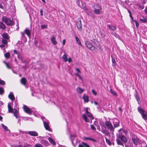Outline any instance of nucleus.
<instances>
[{"label": "nucleus", "instance_id": "f257e3e1", "mask_svg": "<svg viewBox=\"0 0 147 147\" xmlns=\"http://www.w3.org/2000/svg\"><path fill=\"white\" fill-rule=\"evenodd\" d=\"M3 21L7 25L9 26H11L13 25V22L12 19L8 18L5 16H3L2 18Z\"/></svg>", "mask_w": 147, "mask_h": 147}, {"label": "nucleus", "instance_id": "f03ea898", "mask_svg": "<svg viewBox=\"0 0 147 147\" xmlns=\"http://www.w3.org/2000/svg\"><path fill=\"white\" fill-rule=\"evenodd\" d=\"M41 119L42 120L44 126L46 130L51 131V129L50 128L49 124V122L45 119L44 117H41Z\"/></svg>", "mask_w": 147, "mask_h": 147}, {"label": "nucleus", "instance_id": "7ed1b4c3", "mask_svg": "<svg viewBox=\"0 0 147 147\" xmlns=\"http://www.w3.org/2000/svg\"><path fill=\"white\" fill-rule=\"evenodd\" d=\"M106 128L109 129L113 134L114 131V127L110 121H106Z\"/></svg>", "mask_w": 147, "mask_h": 147}, {"label": "nucleus", "instance_id": "20e7f679", "mask_svg": "<svg viewBox=\"0 0 147 147\" xmlns=\"http://www.w3.org/2000/svg\"><path fill=\"white\" fill-rule=\"evenodd\" d=\"M132 141L134 144L137 146L138 144L140 143V140L137 136L135 135H132L131 137Z\"/></svg>", "mask_w": 147, "mask_h": 147}, {"label": "nucleus", "instance_id": "39448f33", "mask_svg": "<svg viewBox=\"0 0 147 147\" xmlns=\"http://www.w3.org/2000/svg\"><path fill=\"white\" fill-rule=\"evenodd\" d=\"M85 45L86 47L92 51L95 49V47L89 41H86L85 42Z\"/></svg>", "mask_w": 147, "mask_h": 147}, {"label": "nucleus", "instance_id": "423d86ee", "mask_svg": "<svg viewBox=\"0 0 147 147\" xmlns=\"http://www.w3.org/2000/svg\"><path fill=\"white\" fill-rule=\"evenodd\" d=\"M119 121L116 118L113 119V123L114 128L119 126Z\"/></svg>", "mask_w": 147, "mask_h": 147}, {"label": "nucleus", "instance_id": "0eeeda50", "mask_svg": "<svg viewBox=\"0 0 147 147\" xmlns=\"http://www.w3.org/2000/svg\"><path fill=\"white\" fill-rule=\"evenodd\" d=\"M76 26L78 30L80 31H82V26L81 23V21L80 20L79 21L77 22Z\"/></svg>", "mask_w": 147, "mask_h": 147}, {"label": "nucleus", "instance_id": "6e6552de", "mask_svg": "<svg viewBox=\"0 0 147 147\" xmlns=\"http://www.w3.org/2000/svg\"><path fill=\"white\" fill-rule=\"evenodd\" d=\"M23 109L24 111L27 113L29 114H32V111L26 105H24Z\"/></svg>", "mask_w": 147, "mask_h": 147}, {"label": "nucleus", "instance_id": "1a4fd4ad", "mask_svg": "<svg viewBox=\"0 0 147 147\" xmlns=\"http://www.w3.org/2000/svg\"><path fill=\"white\" fill-rule=\"evenodd\" d=\"M90 110V109H88V108H86V113L88 115V116L90 118H91L92 119H93L94 118V117L93 115L91 113L89 112V111Z\"/></svg>", "mask_w": 147, "mask_h": 147}, {"label": "nucleus", "instance_id": "9d476101", "mask_svg": "<svg viewBox=\"0 0 147 147\" xmlns=\"http://www.w3.org/2000/svg\"><path fill=\"white\" fill-rule=\"evenodd\" d=\"M119 138L124 143H126L127 142V140L126 138L123 135H119Z\"/></svg>", "mask_w": 147, "mask_h": 147}, {"label": "nucleus", "instance_id": "9b49d317", "mask_svg": "<svg viewBox=\"0 0 147 147\" xmlns=\"http://www.w3.org/2000/svg\"><path fill=\"white\" fill-rule=\"evenodd\" d=\"M28 133L29 134L32 136H36L38 135L37 132L35 131H29Z\"/></svg>", "mask_w": 147, "mask_h": 147}, {"label": "nucleus", "instance_id": "f8f14e48", "mask_svg": "<svg viewBox=\"0 0 147 147\" xmlns=\"http://www.w3.org/2000/svg\"><path fill=\"white\" fill-rule=\"evenodd\" d=\"M18 110V109H17L14 108V111L13 112L14 116L16 117V118H18L19 117L18 116L19 114Z\"/></svg>", "mask_w": 147, "mask_h": 147}, {"label": "nucleus", "instance_id": "ddd939ff", "mask_svg": "<svg viewBox=\"0 0 147 147\" xmlns=\"http://www.w3.org/2000/svg\"><path fill=\"white\" fill-rule=\"evenodd\" d=\"M76 137V136L75 135H70V138L71 141V142L72 144L73 145H74V144L76 143V141L75 143H74V141H75V138Z\"/></svg>", "mask_w": 147, "mask_h": 147}, {"label": "nucleus", "instance_id": "4468645a", "mask_svg": "<svg viewBox=\"0 0 147 147\" xmlns=\"http://www.w3.org/2000/svg\"><path fill=\"white\" fill-rule=\"evenodd\" d=\"M82 98L84 102H88V97L87 95H86V94H83Z\"/></svg>", "mask_w": 147, "mask_h": 147}, {"label": "nucleus", "instance_id": "2eb2a0df", "mask_svg": "<svg viewBox=\"0 0 147 147\" xmlns=\"http://www.w3.org/2000/svg\"><path fill=\"white\" fill-rule=\"evenodd\" d=\"M79 147H90V146L86 143L82 142L79 145Z\"/></svg>", "mask_w": 147, "mask_h": 147}, {"label": "nucleus", "instance_id": "dca6fc26", "mask_svg": "<svg viewBox=\"0 0 147 147\" xmlns=\"http://www.w3.org/2000/svg\"><path fill=\"white\" fill-rule=\"evenodd\" d=\"M8 97L12 101L14 100L15 99L13 94V93L11 92H10V93L8 95Z\"/></svg>", "mask_w": 147, "mask_h": 147}, {"label": "nucleus", "instance_id": "f3484780", "mask_svg": "<svg viewBox=\"0 0 147 147\" xmlns=\"http://www.w3.org/2000/svg\"><path fill=\"white\" fill-rule=\"evenodd\" d=\"M107 26L110 30L114 31L116 30V27L113 25L108 24Z\"/></svg>", "mask_w": 147, "mask_h": 147}, {"label": "nucleus", "instance_id": "a211bd4d", "mask_svg": "<svg viewBox=\"0 0 147 147\" xmlns=\"http://www.w3.org/2000/svg\"><path fill=\"white\" fill-rule=\"evenodd\" d=\"M1 125L4 129L8 134H9L10 132V130L6 126H5L3 124H1Z\"/></svg>", "mask_w": 147, "mask_h": 147}, {"label": "nucleus", "instance_id": "6ab92c4d", "mask_svg": "<svg viewBox=\"0 0 147 147\" xmlns=\"http://www.w3.org/2000/svg\"><path fill=\"white\" fill-rule=\"evenodd\" d=\"M11 103H8V108L9 113H12L13 112V109L11 106Z\"/></svg>", "mask_w": 147, "mask_h": 147}, {"label": "nucleus", "instance_id": "aec40b11", "mask_svg": "<svg viewBox=\"0 0 147 147\" xmlns=\"http://www.w3.org/2000/svg\"><path fill=\"white\" fill-rule=\"evenodd\" d=\"M51 41L53 44L56 45L57 44V42L56 40V38L55 36H52L51 39Z\"/></svg>", "mask_w": 147, "mask_h": 147}, {"label": "nucleus", "instance_id": "412c9836", "mask_svg": "<svg viewBox=\"0 0 147 147\" xmlns=\"http://www.w3.org/2000/svg\"><path fill=\"white\" fill-rule=\"evenodd\" d=\"M76 91L78 93L81 94L84 92V90L80 87H78L77 88Z\"/></svg>", "mask_w": 147, "mask_h": 147}, {"label": "nucleus", "instance_id": "4be33fe9", "mask_svg": "<svg viewBox=\"0 0 147 147\" xmlns=\"http://www.w3.org/2000/svg\"><path fill=\"white\" fill-rule=\"evenodd\" d=\"M143 118L145 120H147V112L146 111H145L144 113H143L142 114H141Z\"/></svg>", "mask_w": 147, "mask_h": 147}, {"label": "nucleus", "instance_id": "5701e85b", "mask_svg": "<svg viewBox=\"0 0 147 147\" xmlns=\"http://www.w3.org/2000/svg\"><path fill=\"white\" fill-rule=\"evenodd\" d=\"M24 33L26 34L29 37L30 36V31L28 29L26 28L25 30Z\"/></svg>", "mask_w": 147, "mask_h": 147}, {"label": "nucleus", "instance_id": "b1692460", "mask_svg": "<svg viewBox=\"0 0 147 147\" xmlns=\"http://www.w3.org/2000/svg\"><path fill=\"white\" fill-rule=\"evenodd\" d=\"M3 37L6 39H9V37L8 34L7 33H4L2 34Z\"/></svg>", "mask_w": 147, "mask_h": 147}, {"label": "nucleus", "instance_id": "393cba45", "mask_svg": "<svg viewBox=\"0 0 147 147\" xmlns=\"http://www.w3.org/2000/svg\"><path fill=\"white\" fill-rule=\"evenodd\" d=\"M100 9H94V13L96 14L100 15L101 13Z\"/></svg>", "mask_w": 147, "mask_h": 147}, {"label": "nucleus", "instance_id": "a878e982", "mask_svg": "<svg viewBox=\"0 0 147 147\" xmlns=\"http://www.w3.org/2000/svg\"><path fill=\"white\" fill-rule=\"evenodd\" d=\"M111 33L113 35H114L115 37L118 38L119 40H121V38L117 34L113 32H111Z\"/></svg>", "mask_w": 147, "mask_h": 147}, {"label": "nucleus", "instance_id": "bb28decb", "mask_svg": "<svg viewBox=\"0 0 147 147\" xmlns=\"http://www.w3.org/2000/svg\"><path fill=\"white\" fill-rule=\"evenodd\" d=\"M48 139L49 142H50V143L52 145H55L56 144L54 141L51 138L49 137Z\"/></svg>", "mask_w": 147, "mask_h": 147}, {"label": "nucleus", "instance_id": "cd10ccee", "mask_svg": "<svg viewBox=\"0 0 147 147\" xmlns=\"http://www.w3.org/2000/svg\"><path fill=\"white\" fill-rule=\"evenodd\" d=\"M82 117L84 120L86 122H89V120L87 119V117L85 114L82 115Z\"/></svg>", "mask_w": 147, "mask_h": 147}, {"label": "nucleus", "instance_id": "c85d7f7f", "mask_svg": "<svg viewBox=\"0 0 147 147\" xmlns=\"http://www.w3.org/2000/svg\"><path fill=\"white\" fill-rule=\"evenodd\" d=\"M26 79L24 78H22L21 80V83L24 86L26 85Z\"/></svg>", "mask_w": 147, "mask_h": 147}, {"label": "nucleus", "instance_id": "c756f323", "mask_svg": "<svg viewBox=\"0 0 147 147\" xmlns=\"http://www.w3.org/2000/svg\"><path fill=\"white\" fill-rule=\"evenodd\" d=\"M94 9H102L101 7L98 4H95L94 5Z\"/></svg>", "mask_w": 147, "mask_h": 147}, {"label": "nucleus", "instance_id": "7c9ffc66", "mask_svg": "<svg viewBox=\"0 0 147 147\" xmlns=\"http://www.w3.org/2000/svg\"><path fill=\"white\" fill-rule=\"evenodd\" d=\"M75 39L76 40V41L77 43H78V44L80 45L81 46H82V45L81 44V42L79 39V38L77 37H75Z\"/></svg>", "mask_w": 147, "mask_h": 147}, {"label": "nucleus", "instance_id": "2f4dec72", "mask_svg": "<svg viewBox=\"0 0 147 147\" xmlns=\"http://www.w3.org/2000/svg\"><path fill=\"white\" fill-rule=\"evenodd\" d=\"M116 141L117 144L119 145H123V144L119 138H117L116 139Z\"/></svg>", "mask_w": 147, "mask_h": 147}, {"label": "nucleus", "instance_id": "473e14b6", "mask_svg": "<svg viewBox=\"0 0 147 147\" xmlns=\"http://www.w3.org/2000/svg\"><path fill=\"white\" fill-rule=\"evenodd\" d=\"M5 28V24L2 22H0V28L4 29Z\"/></svg>", "mask_w": 147, "mask_h": 147}, {"label": "nucleus", "instance_id": "72a5a7b5", "mask_svg": "<svg viewBox=\"0 0 147 147\" xmlns=\"http://www.w3.org/2000/svg\"><path fill=\"white\" fill-rule=\"evenodd\" d=\"M138 111L141 113V114H142L145 111L144 110L141 108V107H138Z\"/></svg>", "mask_w": 147, "mask_h": 147}, {"label": "nucleus", "instance_id": "f704fd0d", "mask_svg": "<svg viewBox=\"0 0 147 147\" xmlns=\"http://www.w3.org/2000/svg\"><path fill=\"white\" fill-rule=\"evenodd\" d=\"M62 58L65 62H66L68 61V59H67V55L65 54H64L62 56Z\"/></svg>", "mask_w": 147, "mask_h": 147}, {"label": "nucleus", "instance_id": "c9c22d12", "mask_svg": "<svg viewBox=\"0 0 147 147\" xmlns=\"http://www.w3.org/2000/svg\"><path fill=\"white\" fill-rule=\"evenodd\" d=\"M41 142L46 145H47L48 143V142L47 141L44 140H41Z\"/></svg>", "mask_w": 147, "mask_h": 147}, {"label": "nucleus", "instance_id": "e433bc0d", "mask_svg": "<svg viewBox=\"0 0 147 147\" xmlns=\"http://www.w3.org/2000/svg\"><path fill=\"white\" fill-rule=\"evenodd\" d=\"M105 139L106 143L109 146L111 145V143L110 140L109 139H107L106 137H105Z\"/></svg>", "mask_w": 147, "mask_h": 147}, {"label": "nucleus", "instance_id": "4c0bfd02", "mask_svg": "<svg viewBox=\"0 0 147 147\" xmlns=\"http://www.w3.org/2000/svg\"><path fill=\"white\" fill-rule=\"evenodd\" d=\"M135 97H136V98L137 101H138V103L139 104V100H140V99L138 95V93H136V95H135Z\"/></svg>", "mask_w": 147, "mask_h": 147}, {"label": "nucleus", "instance_id": "58836bf2", "mask_svg": "<svg viewBox=\"0 0 147 147\" xmlns=\"http://www.w3.org/2000/svg\"><path fill=\"white\" fill-rule=\"evenodd\" d=\"M100 124L101 126H102L103 127L106 128V121L105 122V123L103 122H100Z\"/></svg>", "mask_w": 147, "mask_h": 147}, {"label": "nucleus", "instance_id": "ea45409f", "mask_svg": "<svg viewBox=\"0 0 147 147\" xmlns=\"http://www.w3.org/2000/svg\"><path fill=\"white\" fill-rule=\"evenodd\" d=\"M112 65L113 66H115L116 65V62L114 58L112 57Z\"/></svg>", "mask_w": 147, "mask_h": 147}, {"label": "nucleus", "instance_id": "a19ab883", "mask_svg": "<svg viewBox=\"0 0 147 147\" xmlns=\"http://www.w3.org/2000/svg\"><path fill=\"white\" fill-rule=\"evenodd\" d=\"M5 84V82L0 79V85H4Z\"/></svg>", "mask_w": 147, "mask_h": 147}, {"label": "nucleus", "instance_id": "79ce46f5", "mask_svg": "<svg viewBox=\"0 0 147 147\" xmlns=\"http://www.w3.org/2000/svg\"><path fill=\"white\" fill-rule=\"evenodd\" d=\"M4 56L5 58H8L10 57V54L9 53L7 52L5 54Z\"/></svg>", "mask_w": 147, "mask_h": 147}, {"label": "nucleus", "instance_id": "37998d69", "mask_svg": "<svg viewBox=\"0 0 147 147\" xmlns=\"http://www.w3.org/2000/svg\"><path fill=\"white\" fill-rule=\"evenodd\" d=\"M105 135L108 136H110V134L109 133V131L107 130L106 129V131H105Z\"/></svg>", "mask_w": 147, "mask_h": 147}, {"label": "nucleus", "instance_id": "c03bdc74", "mask_svg": "<svg viewBox=\"0 0 147 147\" xmlns=\"http://www.w3.org/2000/svg\"><path fill=\"white\" fill-rule=\"evenodd\" d=\"M4 92V90L3 88L0 87V94L3 95Z\"/></svg>", "mask_w": 147, "mask_h": 147}, {"label": "nucleus", "instance_id": "a18cd8bd", "mask_svg": "<svg viewBox=\"0 0 147 147\" xmlns=\"http://www.w3.org/2000/svg\"><path fill=\"white\" fill-rule=\"evenodd\" d=\"M140 21L142 22L145 23L147 22V19L144 18L143 19H140Z\"/></svg>", "mask_w": 147, "mask_h": 147}, {"label": "nucleus", "instance_id": "49530a36", "mask_svg": "<svg viewBox=\"0 0 147 147\" xmlns=\"http://www.w3.org/2000/svg\"><path fill=\"white\" fill-rule=\"evenodd\" d=\"M22 119L24 120H28L30 118L28 117H22Z\"/></svg>", "mask_w": 147, "mask_h": 147}, {"label": "nucleus", "instance_id": "de8ad7c7", "mask_svg": "<svg viewBox=\"0 0 147 147\" xmlns=\"http://www.w3.org/2000/svg\"><path fill=\"white\" fill-rule=\"evenodd\" d=\"M110 91L111 93L115 95H116V93L113 90H112V89H111L110 90Z\"/></svg>", "mask_w": 147, "mask_h": 147}, {"label": "nucleus", "instance_id": "09e8293b", "mask_svg": "<svg viewBox=\"0 0 147 147\" xmlns=\"http://www.w3.org/2000/svg\"><path fill=\"white\" fill-rule=\"evenodd\" d=\"M35 147H43L42 145L40 144H37L35 145Z\"/></svg>", "mask_w": 147, "mask_h": 147}, {"label": "nucleus", "instance_id": "8fccbe9b", "mask_svg": "<svg viewBox=\"0 0 147 147\" xmlns=\"http://www.w3.org/2000/svg\"><path fill=\"white\" fill-rule=\"evenodd\" d=\"M41 26L42 29L47 28V26L45 25H41Z\"/></svg>", "mask_w": 147, "mask_h": 147}, {"label": "nucleus", "instance_id": "3c124183", "mask_svg": "<svg viewBox=\"0 0 147 147\" xmlns=\"http://www.w3.org/2000/svg\"><path fill=\"white\" fill-rule=\"evenodd\" d=\"M82 7L83 8H85L86 7V4L84 2H82Z\"/></svg>", "mask_w": 147, "mask_h": 147}, {"label": "nucleus", "instance_id": "603ef678", "mask_svg": "<svg viewBox=\"0 0 147 147\" xmlns=\"http://www.w3.org/2000/svg\"><path fill=\"white\" fill-rule=\"evenodd\" d=\"M2 43L4 44H6L7 43V41L5 39H2Z\"/></svg>", "mask_w": 147, "mask_h": 147}, {"label": "nucleus", "instance_id": "864d4df0", "mask_svg": "<svg viewBox=\"0 0 147 147\" xmlns=\"http://www.w3.org/2000/svg\"><path fill=\"white\" fill-rule=\"evenodd\" d=\"M134 22H135V24H136V27H137V28H138V27L139 26V23L136 20H134Z\"/></svg>", "mask_w": 147, "mask_h": 147}, {"label": "nucleus", "instance_id": "5fc2aeb1", "mask_svg": "<svg viewBox=\"0 0 147 147\" xmlns=\"http://www.w3.org/2000/svg\"><path fill=\"white\" fill-rule=\"evenodd\" d=\"M92 93L95 96H96V95H97V93L95 91V90H93V89H92Z\"/></svg>", "mask_w": 147, "mask_h": 147}, {"label": "nucleus", "instance_id": "6e6d98bb", "mask_svg": "<svg viewBox=\"0 0 147 147\" xmlns=\"http://www.w3.org/2000/svg\"><path fill=\"white\" fill-rule=\"evenodd\" d=\"M21 34H22V38H24L25 37V33L24 32H21Z\"/></svg>", "mask_w": 147, "mask_h": 147}, {"label": "nucleus", "instance_id": "4d7b16f0", "mask_svg": "<svg viewBox=\"0 0 147 147\" xmlns=\"http://www.w3.org/2000/svg\"><path fill=\"white\" fill-rule=\"evenodd\" d=\"M91 128L92 129L95 130L96 129V128H95L94 126L93 125H91Z\"/></svg>", "mask_w": 147, "mask_h": 147}, {"label": "nucleus", "instance_id": "13d9d810", "mask_svg": "<svg viewBox=\"0 0 147 147\" xmlns=\"http://www.w3.org/2000/svg\"><path fill=\"white\" fill-rule=\"evenodd\" d=\"M76 2L78 5L79 6H80L79 0H76Z\"/></svg>", "mask_w": 147, "mask_h": 147}, {"label": "nucleus", "instance_id": "bf43d9fd", "mask_svg": "<svg viewBox=\"0 0 147 147\" xmlns=\"http://www.w3.org/2000/svg\"><path fill=\"white\" fill-rule=\"evenodd\" d=\"M4 63H5V64H6V67L8 68H10V67H9V64L7 63L6 62H4Z\"/></svg>", "mask_w": 147, "mask_h": 147}, {"label": "nucleus", "instance_id": "052dcab7", "mask_svg": "<svg viewBox=\"0 0 147 147\" xmlns=\"http://www.w3.org/2000/svg\"><path fill=\"white\" fill-rule=\"evenodd\" d=\"M68 61L69 63H70V62H71L72 61V60L71 59L70 57H69L68 59V61Z\"/></svg>", "mask_w": 147, "mask_h": 147}, {"label": "nucleus", "instance_id": "680f3d73", "mask_svg": "<svg viewBox=\"0 0 147 147\" xmlns=\"http://www.w3.org/2000/svg\"><path fill=\"white\" fill-rule=\"evenodd\" d=\"M106 129H102L101 130V132L103 134H105V131H106Z\"/></svg>", "mask_w": 147, "mask_h": 147}, {"label": "nucleus", "instance_id": "e2e57ef3", "mask_svg": "<svg viewBox=\"0 0 147 147\" xmlns=\"http://www.w3.org/2000/svg\"><path fill=\"white\" fill-rule=\"evenodd\" d=\"M139 7L141 9H143L144 7L142 5H139Z\"/></svg>", "mask_w": 147, "mask_h": 147}, {"label": "nucleus", "instance_id": "0e129e2a", "mask_svg": "<svg viewBox=\"0 0 147 147\" xmlns=\"http://www.w3.org/2000/svg\"><path fill=\"white\" fill-rule=\"evenodd\" d=\"M30 146L28 144H26L23 146V147H28V146Z\"/></svg>", "mask_w": 147, "mask_h": 147}, {"label": "nucleus", "instance_id": "69168bd1", "mask_svg": "<svg viewBox=\"0 0 147 147\" xmlns=\"http://www.w3.org/2000/svg\"><path fill=\"white\" fill-rule=\"evenodd\" d=\"M76 71H77V72L79 73V74H80L81 73V72H80V70L78 68H76Z\"/></svg>", "mask_w": 147, "mask_h": 147}, {"label": "nucleus", "instance_id": "338daca9", "mask_svg": "<svg viewBox=\"0 0 147 147\" xmlns=\"http://www.w3.org/2000/svg\"><path fill=\"white\" fill-rule=\"evenodd\" d=\"M85 140H90V139H91V138H87V137H84V138Z\"/></svg>", "mask_w": 147, "mask_h": 147}, {"label": "nucleus", "instance_id": "774afa93", "mask_svg": "<svg viewBox=\"0 0 147 147\" xmlns=\"http://www.w3.org/2000/svg\"><path fill=\"white\" fill-rule=\"evenodd\" d=\"M65 39H64L63 40V45H65Z\"/></svg>", "mask_w": 147, "mask_h": 147}]
</instances>
